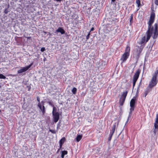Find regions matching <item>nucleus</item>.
<instances>
[{
	"mask_svg": "<svg viewBox=\"0 0 158 158\" xmlns=\"http://www.w3.org/2000/svg\"><path fill=\"white\" fill-rule=\"evenodd\" d=\"M6 78V77L2 74H0V79H5Z\"/></svg>",
	"mask_w": 158,
	"mask_h": 158,
	"instance_id": "obj_24",
	"label": "nucleus"
},
{
	"mask_svg": "<svg viewBox=\"0 0 158 158\" xmlns=\"http://www.w3.org/2000/svg\"><path fill=\"white\" fill-rule=\"evenodd\" d=\"M49 131L51 132L52 133L55 134L56 133V131L54 130H52V129H50Z\"/></svg>",
	"mask_w": 158,
	"mask_h": 158,
	"instance_id": "obj_29",
	"label": "nucleus"
},
{
	"mask_svg": "<svg viewBox=\"0 0 158 158\" xmlns=\"http://www.w3.org/2000/svg\"><path fill=\"white\" fill-rule=\"evenodd\" d=\"M155 122L158 123V114H156Z\"/></svg>",
	"mask_w": 158,
	"mask_h": 158,
	"instance_id": "obj_27",
	"label": "nucleus"
},
{
	"mask_svg": "<svg viewBox=\"0 0 158 158\" xmlns=\"http://www.w3.org/2000/svg\"><path fill=\"white\" fill-rule=\"evenodd\" d=\"M57 108L55 106L53 107V110L52 111V114H55V113H58V112H56Z\"/></svg>",
	"mask_w": 158,
	"mask_h": 158,
	"instance_id": "obj_19",
	"label": "nucleus"
},
{
	"mask_svg": "<svg viewBox=\"0 0 158 158\" xmlns=\"http://www.w3.org/2000/svg\"><path fill=\"white\" fill-rule=\"evenodd\" d=\"M68 154V152L67 151H61V157L62 158H64V156Z\"/></svg>",
	"mask_w": 158,
	"mask_h": 158,
	"instance_id": "obj_16",
	"label": "nucleus"
},
{
	"mask_svg": "<svg viewBox=\"0 0 158 158\" xmlns=\"http://www.w3.org/2000/svg\"><path fill=\"white\" fill-rule=\"evenodd\" d=\"M30 88H29V89H28V90H30Z\"/></svg>",
	"mask_w": 158,
	"mask_h": 158,
	"instance_id": "obj_42",
	"label": "nucleus"
},
{
	"mask_svg": "<svg viewBox=\"0 0 158 158\" xmlns=\"http://www.w3.org/2000/svg\"><path fill=\"white\" fill-rule=\"evenodd\" d=\"M46 60V57H44L43 59V61H45Z\"/></svg>",
	"mask_w": 158,
	"mask_h": 158,
	"instance_id": "obj_37",
	"label": "nucleus"
},
{
	"mask_svg": "<svg viewBox=\"0 0 158 158\" xmlns=\"http://www.w3.org/2000/svg\"><path fill=\"white\" fill-rule=\"evenodd\" d=\"M155 3L156 5L158 6V0H155Z\"/></svg>",
	"mask_w": 158,
	"mask_h": 158,
	"instance_id": "obj_31",
	"label": "nucleus"
},
{
	"mask_svg": "<svg viewBox=\"0 0 158 158\" xmlns=\"http://www.w3.org/2000/svg\"><path fill=\"white\" fill-rule=\"evenodd\" d=\"M37 100L39 102V103H40V98L39 97H37Z\"/></svg>",
	"mask_w": 158,
	"mask_h": 158,
	"instance_id": "obj_32",
	"label": "nucleus"
},
{
	"mask_svg": "<svg viewBox=\"0 0 158 158\" xmlns=\"http://www.w3.org/2000/svg\"><path fill=\"white\" fill-rule=\"evenodd\" d=\"M116 123H115L114 124L113 126V127H112V129L111 130H110V134H111L112 135H113L116 128Z\"/></svg>",
	"mask_w": 158,
	"mask_h": 158,
	"instance_id": "obj_12",
	"label": "nucleus"
},
{
	"mask_svg": "<svg viewBox=\"0 0 158 158\" xmlns=\"http://www.w3.org/2000/svg\"><path fill=\"white\" fill-rule=\"evenodd\" d=\"M48 104L52 106V107H53L54 106V105L53 104L52 102L51 101H50L48 102Z\"/></svg>",
	"mask_w": 158,
	"mask_h": 158,
	"instance_id": "obj_26",
	"label": "nucleus"
},
{
	"mask_svg": "<svg viewBox=\"0 0 158 158\" xmlns=\"http://www.w3.org/2000/svg\"><path fill=\"white\" fill-rule=\"evenodd\" d=\"M155 18V14L154 11H152L151 13L150 19L148 22V30L146 33V39L145 36H143L141 39L140 42L139 43L140 45H142L146 41V42H148L150 39L151 36L153 34L154 28L152 25L154 22Z\"/></svg>",
	"mask_w": 158,
	"mask_h": 158,
	"instance_id": "obj_1",
	"label": "nucleus"
},
{
	"mask_svg": "<svg viewBox=\"0 0 158 158\" xmlns=\"http://www.w3.org/2000/svg\"><path fill=\"white\" fill-rule=\"evenodd\" d=\"M60 149H60V148H59V149H58V150L57 151V153H58V152H59V151H60Z\"/></svg>",
	"mask_w": 158,
	"mask_h": 158,
	"instance_id": "obj_38",
	"label": "nucleus"
},
{
	"mask_svg": "<svg viewBox=\"0 0 158 158\" xmlns=\"http://www.w3.org/2000/svg\"><path fill=\"white\" fill-rule=\"evenodd\" d=\"M41 103L43 104V106H42L41 105L40 103H38V106L41 110L43 114H44L45 113V106H44V102L43 101L41 102Z\"/></svg>",
	"mask_w": 158,
	"mask_h": 158,
	"instance_id": "obj_10",
	"label": "nucleus"
},
{
	"mask_svg": "<svg viewBox=\"0 0 158 158\" xmlns=\"http://www.w3.org/2000/svg\"><path fill=\"white\" fill-rule=\"evenodd\" d=\"M10 76H14L15 75H12V74H10Z\"/></svg>",
	"mask_w": 158,
	"mask_h": 158,
	"instance_id": "obj_40",
	"label": "nucleus"
},
{
	"mask_svg": "<svg viewBox=\"0 0 158 158\" xmlns=\"http://www.w3.org/2000/svg\"><path fill=\"white\" fill-rule=\"evenodd\" d=\"M128 94V91L126 90L123 92L119 100V106H122L124 103L126 97Z\"/></svg>",
	"mask_w": 158,
	"mask_h": 158,
	"instance_id": "obj_2",
	"label": "nucleus"
},
{
	"mask_svg": "<svg viewBox=\"0 0 158 158\" xmlns=\"http://www.w3.org/2000/svg\"><path fill=\"white\" fill-rule=\"evenodd\" d=\"M115 1V0H111V2H114Z\"/></svg>",
	"mask_w": 158,
	"mask_h": 158,
	"instance_id": "obj_39",
	"label": "nucleus"
},
{
	"mask_svg": "<svg viewBox=\"0 0 158 158\" xmlns=\"http://www.w3.org/2000/svg\"><path fill=\"white\" fill-rule=\"evenodd\" d=\"M158 123H157L156 122L154 123V127L155 129H157V131L158 129Z\"/></svg>",
	"mask_w": 158,
	"mask_h": 158,
	"instance_id": "obj_23",
	"label": "nucleus"
},
{
	"mask_svg": "<svg viewBox=\"0 0 158 158\" xmlns=\"http://www.w3.org/2000/svg\"><path fill=\"white\" fill-rule=\"evenodd\" d=\"M1 87V86H0V87Z\"/></svg>",
	"mask_w": 158,
	"mask_h": 158,
	"instance_id": "obj_43",
	"label": "nucleus"
},
{
	"mask_svg": "<svg viewBox=\"0 0 158 158\" xmlns=\"http://www.w3.org/2000/svg\"><path fill=\"white\" fill-rule=\"evenodd\" d=\"M136 99V97H134L133 98H132L130 102V106L131 108H130V113L132 112L134 110L135 104V100Z\"/></svg>",
	"mask_w": 158,
	"mask_h": 158,
	"instance_id": "obj_4",
	"label": "nucleus"
},
{
	"mask_svg": "<svg viewBox=\"0 0 158 158\" xmlns=\"http://www.w3.org/2000/svg\"><path fill=\"white\" fill-rule=\"evenodd\" d=\"M130 55L124 53L121 57L120 60L122 61L121 64L125 62L128 58Z\"/></svg>",
	"mask_w": 158,
	"mask_h": 158,
	"instance_id": "obj_7",
	"label": "nucleus"
},
{
	"mask_svg": "<svg viewBox=\"0 0 158 158\" xmlns=\"http://www.w3.org/2000/svg\"><path fill=\"white\" fill-rule=\"evenodd\" d=\"M66 141V139L64 137H63L59 141V144H63Z\"/></svg>",
	"mask_w": 158,
	"mask_h": 158,
	"instance_id": "obj_17",
	"label": "nucleus"
},
{
	"mask_svg": "<svg viewBox=\"0 0 158 158\" xmlns=\"http://www.w3.org/2000/svg\"><path fill=\"white\" fill-rule=\"evenodd\" d=\"M152 88L149 87V86H148V87L146 88V89L144 91L143 96L144 97H146L148 94L152 90Z\"/></svg>",
	"mask_w": 158,
	"mask_h": 158,
	"instance_id": "obj_11",
	"label": "nucleus"
},
{
	"mask_svg": "<svg viewBox=\"0 0 158 158\" xmlns=\"http://www.w3.org/2000/svg\"><path fill=\"white\" fill-rule=\"evenodd\" d=\"M31 38V37H28L27 39H30Z\"/></svg>",
	"mask_w": 158,
	"mask_h": 158,
	"instance_id": "obj_41",
	"label": "nucleus"
},
{
	"mask_svg": "<svg viewBox=\"0 0 158 158\" xmlns=\"http://www.w3.org/2000/svg\"><path fill=\"white\" fill-rule=\"evenodd\" d=\"M157 131V129H155V130L154 131V132L155 134H156V132Z\"/></svg>",
	"mask_w": 158,
	"mask_h": 158,
	"instance_id": "obj_36",
	"label": "nucleus"
},
{
	"mask_svg": "<svg viewBox=\"0 0 158 158\" xmlns=\"http://www.w3.org/2000/svg\"><path fill=\"white\" fill-rule=\"evenodd\" d=\"M90 34V32H89L88 33V34L86 36V39L87 40H88L89 39V35Z\"/></svg>",
	"mask_w": 158,
	"mask_h": 158,
	"instance_id": "obj_28",
	"label": "nucleus"
},
{
	"mask_svg": "<svg viewBox=\"0 0 158 158\" xmlns=\"http://www.w3.org/2000/svg\"><path fill=\"white\" fill-rule=\"evenodd\" d=\"M141 72V70L140 69H138L135 72L133 77V88L135 85L136 81H137L139 74Z\"/></svg>",
	"mask_w": 158,
	"mask_h": 158,
	"instance_id": "obj_3",
	"label": "nucleus"
},
{
	"mask_svg": "<svg viewBox=\"0 0 158 158\" xmlns=\"http://www.w3.org/2000/svg\"><path fill=\"white\" fill-rule=\"evenodd\" d=\"M4 12L6 14H7L8 11L6 9H5L4 11Z\"/></svg>",
	"mask_w": 158,
	"mask_h": 158,
	"instance_id": "obj_33",
	"label": "nucleus"
},
{
	"mask_svg": "<svg viewBox=\"0 0 158 158\" xmlns=\"http://www.w3.org/2000/svg\"><path fill=\"white\" fill-rule=\"evenodd\" d=\"M133 14H131V16H130V24H131L133 23Z\"/></svg>",
	"mask_w": 158,
	"mask_h": 158,
	"instance_id": "obj_20",
	"label": "nucleus"
},
{
	"mask_svg": "<svg viewBox=\"0 0 158 158\" xmlns=\"http://www.w3.org/2000/svg\"><path fill=\"white\" fill-rule=\"evenodd\" d=\"M136 3L137 4V6L139 7L141 6L140 0H136Z\"/></svg>",
	"mask_w": 158,
	"mask_h": 158,
	"instance_id": "obj_22",
	"label": "nucleus"
},
{
	"mask_svg": "<svg viewBox=\"0 0 158 158\" xmlns=\"http://www.w3.org/2000/svg\"><path fill=\"white\" fill-rule=\"evenodd\" d=\"M113 135L110 134H109V135L108 138V141H110L111 140L112 136Z\"/></svg>",
	"mask_w": 158,
	"mask_h": 158,
	"instance_id": "obj_25",
	"label": "nucleus"
},
{
	"mask_svg": "<svg viewBox=\"0 0 158 158\" xmlns=\"http://www.w3.org/2000/svg\"><path fill=\"white\" fill-rule=\"evenodd\" d=\"M82 138V136L81 135H78L77 136L76 138V140L77 142H78L80 141Z\"/></svg>",
	"mask_w": 158,
	"mask_h": 158,
	"instance_id": "obj_18",
	"label": "nucleus"
},
{
	"mask_svg": "<svg viewBox=\"0 0 158 158\" xmlns=\"http://www.w3.org/2000/svg\"><path fill=\"white\" fill-rule=\"evenodd\" d=\"M72 91L73 94H76L77 91V88L75 87L73 88V89L72 90Z\"/></svg>",
	"mask_w": 158,
	"mask_h": 158,
	"instance_id": "obj_21",
	"label": "nucleus"
},
{
	"mask_svg": "<svg viewBox=\"0 0 158 158\" xmlns=\"http://www.w3.org/2000/svg\"><path fill=\"white\" fill-rule=\"evenodd\" d=\"M60 146L59 148L61 149L62 148V147L63 145V144H59Z\"/></svg>",
	"mask_w": 158,
	"mask_h": 158,
	"instance_id": "obj_34",
	"label": "nucleus"
},
{
	"mask_svg": "<svg viewBox=\"0 0 158 158\" xmlns=\"http://www.w3.org/2000/svg\"><path fill=\"white\" fill-rule=\"evenodd\" d=\"M158 80L152 77V78L149 82V87L152 88L155 86L158 83Z\"/></svg>",
	"mask_w": 158,
	"mask_h": 158,
	"instance_id": "obj_6",
	"label": "nucleus"
},
{
	"mask_svg": "<svg viewBox=\"0 0 158 158\" xmlns=\"http://www.w3.org/2000/svg\"><path fill=\"white\" fill-rule=\"evenodd\" d=\"M45 50V49L44 47H42L41 48L40 51L42 52H43Z\"/></svg>",
	"mask_w": 158,
	"mask_h": 158,
	"instance_id": "obj_30",
	"label": "nucleus"
},
{
	"mask_svg": "<svg viewBox=\"0 0 158 158\" xmlns=\"http://www.w3.org/2000/svg\"><path fill=\"white\" fill-rule=\"evenodd\" d=\"M136 47L138 48V49L137 50V52L138 54H140L142 51L143 47H142L141 46L139 47L138 46H136Z\"/></svg>",
	"mask_w": 158,
	"mask_h": 158,
	"instance_id": "obj_14",
	"label": "nucleus"
},
{
	"mask_svg": "<svg viewBox=\"0 0 158 158\" xmlns=\"http://www.w3.org/2000/svg\"><path fill=\"white\" fill-rule=\"evenodd\" d=\"M53 121L55 123L57 122L60 118V114L59 113H55L52 114Z\"/></svg>",
	"mask_w": 158,
	"mask_h": 158,
	"instance_id": "obj_9",
	"label": "nucleus"
},
{
	"mask_svg": "<svg viewBox=\"0 0 158 158\" xmlns=\"http://www.w3.org/2000/svg\"><path fill=\"white\" fill-rule=\"evenodd\" d=\"M32 65V63H31L29 64L28 66L26 67H23L21 69L18 70L17 71L18 73H21L27 71L30 68Z\"/></svg>",
	"mask_w": 158,
	"mask_h": 158,
	"instance_id": "obj_8",
	"label": "nucleus"
},
{
	"mask_svg": "<svg viewBox=\"0 0 158 158\" xmlns=\"http://www.w3.org/2000/svg\"><path fill=\"white\" fill-rule=\"evenodd\" d=\"M154 31L153 32V36H152V38L154 39H155L157 38L158 35V23H155L154 25Z\"/></svg>",
	"mask_w": 158,
	"mask_h": 158,
	"instance_id": "obj_5",
	"label": "nucleus"
},
{
	"mask_svg": "<svg viewBox=\"0 0 158 158\" xmlns=\"http://www.w3.org/2000/svg\"><path fill=\"white\" fill-rule=\"evenodd\" d=\"M94 30V27H92V28H91V30H90V31L89 32H91V31H93Z\"/></svg>",
	"mask_w": 158,
	"mask_h": 158,
	"instance_id": "obj_35",
	"label": "nucleus"
},
{
	"mask_svg": "<svg viewBox=\"0 0 158 158\" xmlns=\"http://www.w3.org/2000/svg\"><path fill=\"white\" fill-rule=\"evenodd\" d=\"M56 32H60L62 34H64L65 33V31L61 27H59L58 29L56 31Z\"/></svg>",
	"mask_w": 158,
	"mask_h": 158,
	"instance_id": "obj_13",
	"label": "nucleus"
},
{
	"mask_svg": "<svg viewBox=\"0 0 158 158\" xmlns=\"http://www.w3.org/2000/svg\"><path fill=\"white\" fill-rule=\"evenodd\" d=\"M130 47L129 46H127L125 50V53L130 55Z\"/></svg>",
	"mask_w": 158,
	"mask_h": 158,
	"instance_id": "obj_15",
	"label": "nucleus"
}]
</instances>
